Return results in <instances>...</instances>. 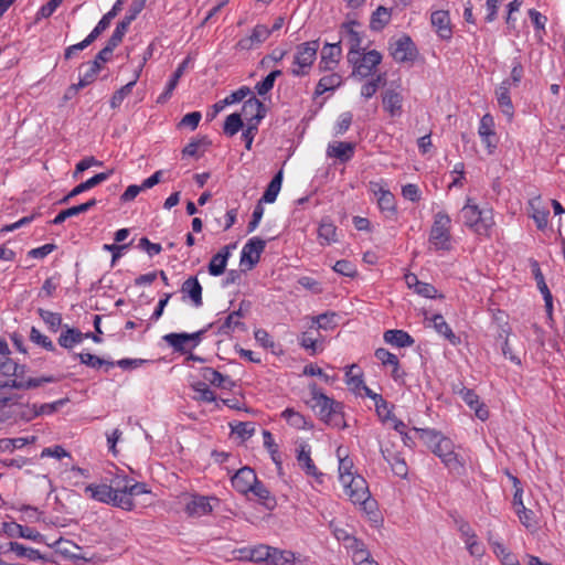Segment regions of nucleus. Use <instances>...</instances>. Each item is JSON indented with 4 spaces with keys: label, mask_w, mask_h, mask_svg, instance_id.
Listing matches in <instances>:
<instances>
[{
    "label": "nucleus",
    "mask_w": 565,
    "mask_h": 565,
    "mask_svg": "<svg viewBox=\"0 0 565 565\" xmlns=\"http://www.w3.org/2000/svg\"><path fill=\"white\" fill-rule=\"evenodd\" d=\"M495 98L502 114L512 120L514 116V106L511 100V81L504 79L495 88Z\"/></svg>",
    "instance_id": "obj_19"
},
{
    "label": "nucleus",
    "mask_w": 565,
    "mask_h": 565,
    "mask_svg": "<svg viewBox=\"0 0 565 565\" xmlns=\"http://www.w3.org/2000/svg\"><path fill=\"white\" fill-rule=\"evenodd\" d=\"M136 83H137V77L135 79H132L131 82L127 83L126 85H124L118 90H116L110 98V107L114 109L118 108L122 104L125 98L131 93Z\"/></svg>",
    "instance_id": "obj_60"
},
{
    "label": "nucleus",
    "mask_w": 565,
    "mask_h": 565,
    "mask_svg": "<svg viewBox=\"0 0 565 565\" xmlns=\"http://www.w3.org/2000/svg\"><path fill=\"white\" fill-rule=\"evenodd\" d=\"M257 480V476L252 468L243 467L233 476L232 486L236 491L246 494L253 489Z\"/></svg>",
    "instance_id": "obj_24"
},
{
    "label": "nucleus",
    "mask_w": 565,
    "mask_h": 565,
    "mask_svg": "<svg viewBox=\"0 0 565 565\" xmlns=\"http://www.w3.org/2000/svg\"><path fill=\"white\" fill-rule=\"evenodd\" d=\"M142 10V3H135L130 9V13L127 14L118 24L116 25L111 36L109 38L113 42L118 45L121 43L126 32L128 31L129 25L136 19V17Z\"/></svg>",
    "instance_id": "obj_32"
},
{
    "label": "nucleus",
    "mask_w": 565,
    "mask_h": 565,
    "mask_svg": "<svg viewBox=\"0 0 565 565\" xmlns=\"http://www.w3.org/2000/svg\"><path fill=\"white\" fill-rule=\"evenodd\" d=\"M41 319L47 324L51 331L56 332L58 328L62 326V316L57 312H53L50 310H45L40 308L38 310Z\"/></svg>",
    "instance_id": "obj_55"
},
{
    "label": "nucleus",
    "mask_w": 565,
    "mask_h": 565,
    "mask_svg": "<svg viewBox=\"0 0 565 565\" xmlns=\"http://www.w3.org/2000/svg\"><path fill=\"white\" fill-rule=\"evenodd\" d=\"M273 546L258 544L252 546V562L269 564Z\"/></svg>",
    "instance_id": "obj_57"
},
{
    "label": "nucleus",
    "mask_w": 565,
    "mask_h": 565,
    "mask_svg": "<svg viewBox=\"0 0 565 565\" xmlns=\"http://www.w3.org/2000/svg\"><path fill=\"white\" fill-rule=\"evenodd\" d=\"M299 561V555L288 550L273 547L268 565H295Z\"/></svg>",
    "instance_id": "obj_46"
},
{
    "label": "nucleus",
    "mask_w": 565,
    "mask_h": 565,
    "mask_svg": "<svg viewBox=\"0 0 565 565\" xmlns=\"http://www.w3.org/2000/svg\"><path fill=\"white\" fill-rule=\"evenodd\" d=\"M35 437H18V438H2L0 439V450L2 451H13L14 449H21L25 445L33 444L35 441Z\"/></svg>",
    "instance_id": "obj_53"
},
{
    "label": "nucleus",
    "mask_w": 565,
    "mask_h": 565,
    "mask_svg": "<svg viewBox=\"0 0 565 565\" xmlns=\"http://www.w3.org/2000/svg\"><path fill=\"white\" fill-rule=\"evenodd\" d=\"M218 503L214 495L190 494L184 510L189 516L201 518L210 514Z\"/></svg>",
    "instance_id": "obj_12"
},
{
    "label": "nucleus",
    "mask_w": 565,
    "mask_h": 565,
    "mask_svg": "<svg viewBox=\"0 0 565 565\" xmlns=\"http://www.w3.org/2000/svg\"><path fill=\"white\" fill-rule=\"evenodd\" d=\"M206 329L200 330L193 333L186 332H172L163 335V340L170 345L175 352L185 353L190 350L195 349L202 341L203 334Z\"/></svg>",
    "instance_id": "obj_11"
},
{
    "label": "nucleus",
    "mask_w": 565,
    "mask_h": 565,
    "mask_svg": "<svg viewBox=\"0 0 565 565\" xmlns=\"http://www.w3.org/2000/svg\"><path fill=\"white\" fill-rule=\"evenodd\" d=\"M270 36L269 28L265 24H256L250 33L236 43V50L250 51L262 45Z\"/></svg>",
    "instance_id": "obj_15"
},
{
    "label": "nucleus",
    "mask_w": 565,
    "mask_h": 565,
    "mask_svg": "<svg viewBox=\"0 0 565 565\" xmlns=\"http://www.w3.org/2000/svg\"><path fill=\"white\" fill-rule=\"evenodd\" d=\"M348 62L352 66L351 76L362 81L374 76L377 66L382 62V55L376 50H371L364 53L360 52L356 55L351 54Z\"/></svg>",
    "instance_id": "obj_9"
},
{
    "label": "nucleus",
    "mask_w": 565,
    "mask_h": 565,
    "mask_svg": "<svg viewBox=\"0 0 565 565\" xmlns=\"http://www.w3.org/2000/svg\"><path fill=\"white\" fill-rule=\"evenodd\" d=\"M390 51L397 63L414 62L418 55L417 47L408 35H403L393 42Z\"/></svg>",
    "instance_id": "obj_13"
},
{
    "label": "nucleus",
    "mask_w": 565,
    "mask_h": 565,
    "mask_svg": "<svg viewBox=\"0 0 565 565\" xmlns=\"http://www.w3.org/2000/svg\"><path fill=\"white\" fill-rule=\"evenodd\" d=\"M232 433L237 435L241 439L246 440L255 433V424L252 422H236L230 424Z\"/></svg>",
    "instance_id": "obj_54"
},
{
    "label": "nucleus",
    "mask_w": 565,
    "mask_h": 565,
    "mask_svg": "<svg viewBox=\"0 0 565 565\" xmlns=\"http://www.w3.org/2000/svg\"><path fill=\"white\" fill-rule=\"evenodd\" d=\"M309 388L311 394L310 406L318 411L320 419L331 427L344 429L347 423L342 404L323 394L317 384H311Z\"/></svg>",
    "instance_id": "obj_3"
},
{
    "label": "nucleus",
    "mask_w": 565,
    "mask_h": 565,
    "mask_svg": "<svg viewBox=\"0 0 565 565\" xmlns=\"http://www.w3.org/2000/svg\"><path fill=\"white\" fill-rule=\"evenodd\" d=\"M111 174V171L108 172H100L95 174L94 177L89 178L88 180L77 184L75 188L72 189V191L65 195L60 203H67L72 198H75L79 195L81 193H84L94 186L100 184L102 182L106 181Z\"/></svg>",
    "instance_id": "obj_27"
},
{
    "label": "nucleus",
    "mask_w": 565,
    "mask_h": 565,
    "mask_svg": "<svg viewBox=\"0 0 565 565\" xmlns=\"http://www.w3.org/2000/svg\"><path fill=\"white\" fill-rule=\"evenodd\" d=\"M235 245L224 246L218 253H216L209 263V274L212 276H220L225 271L227 260L231 256V248H234Z\"/></svg>",
    "instance_id": "obj_35"
},
{
    "label": "nucleus",
    "mask_w": 565,
    "mask_h": 565,
    "mask_svg": "<svg viewBox=\"0 0 565 565\" xmlns=\"http://www.w3.org/2000/svg\"><path fill=\"white\" fill-rule=\"evenodd\" d=\"M75 358H77L82 364L96 370L105 367V370L108 371L115 366V362L107 361L90 353H76Z\"/></svg>",
    "instance_id": "obj_45"
},
{
    "label": "nucleus",
    "mask_w": 565,
    "mask_h": 565,
    "mask_svg": "<svg viewBox=\"0 0 565 565\" xmlns=\"http://www.w3.org/2000/svg\"><path fill=\"white\" fill-rule=\"evenodd\" d=\"M23 367L12 361L9 356L0 358V373L4 376H18Z\"/></svg>",
    "instance_id": "obj_64"
},
{
    "label": "nucleus",
    "mask_w": 565,
    "mask_h": 565,
    "mask_svg": "<svg viewBox=\"0 0 565 565\" xmlns=\"http://www.w3.org/2000/svg\"><path fill=\"white\" fill-rule=\"evenodd\" d=\"M282 178L284 172L282 170H279L267 185L263 196L259 200L260 203H274L276 201L281 190Z\"/></svg>",
    "instance_id": "obj_44"
},
{
    "label": "nucleus",
    "mask_w": 565,
    "mask_h": 565,
    "mask_svg": "<svg viewBox=\"0 0 565 565\" xmlns=\"http://www.w3.org/2000/svg\"><path fill=\"white\" fill-rule=\"evenodd\" d=\"M249 492L257 497L259 501L267 508H273L275 505V500L270 497L269 490L258 480L255 482V486H253V489H250Z\"/></svg>",
    "instance_id": "obj_59"
},
{
    "label": "nucleus",
    "mask_w": 565,
    "mask_h": 565,
    "mask_svg": "<svg viewBox=\"0 0 565 565\" xmlns=\"http://www.w3.org/2000/svg\"><path fill=\"white\" fill-rule=\"evenodd\" d=\"M384 341L396 348H407L414 344V339L404 330L391 329L383 334Z\"/></svg>",
    "instance_id": "obj_38"
},
{
    "label": "nucleus",
    "mask_w": 565,
    "mask_h": 565,
    "mask_svg": "<svg viewBox=\"0 0 565 565\" xmlns=\"http://www.w3.org/2000/svg\"><path fill=\"white\" fill-rule=\"evenodd\" d=\"M318 238L321 245H330L337 242V227L330 221H322L318 228Z\"/></svg>",
    "instance_id": "obj_49"
},
{
    "label": "nucleus",
    "mask_w": 565,
    "mask_h": 565,
    "mask_svg": "<svg viewBox=\"0 0 565 565\" xmlns=\"http://www.w3.org/2000/svg\"><path fill=\"white\" fill-rule=\"evenodd\" d=\"M356 22H349L343 25L342 40L349 47L348 58L351 54H359L362 50L363 35L356 30Z\"/></svg>",
    "instance_id": "obj_18"
},
{
    "label": "nucleus",
    "mask_w": 565,
    "mask_h": 565,
    "mask_svg": "<svg viewBox=\"0 0 565 565\" xmlns=\"http://www.w3.org/2000/svg\"><path fill=\"white\" fill-rule=\"evenodd\" d=\"M335 455L339 460V481L340 483L349 480V478L356 475V471L354 470V462L353 459L349 457L348 451L344 447L339 446L335 450Z\"/></svg>",
    "instance_id": "obj_30"
},
{
    "label": "nucleus",
    "mask_w": 565,
    "mask_h": 565,
    "mask_svg": "<svg viewBox=\"0 0 565 565\" xmlns=\"http://www.w3.org/2000/svg\"><path fill=\"white\" fill-rule=\"evenodd\" d=\"M243 313L242 310H234L228 313L224 320H218L214 322L212 326H216L217 334L220 335H230L235 331H244L245 324L243 322Z\"/></svg>",
    "instance_id": "obj_16"
},
{
    "label": "nucleus",
    "mask_w": 565,
    "mask_h": 565,
    "mask_svg": "<svg viewBox=\"0 0 565 565\" xmlns=\"http://www.w3.org/2000/svg\"><path fill=\"white\" fill-rule=\"evenodd\" d=\"M451 218L445 211L434 215L433 225L429 231V248L435 252H449L452 249Z\"/></svg>",
    "instance_id": "obj_5"
},
{
    "label": "nucleus",
    "mask_w": 565,
    "mask_h": 565,
    "mask_svg": "<svg viewBox=\"0 0 565 565\" xmlns=\"http://www.w3.org/2000/svg\"><path fill=\"white\" fill-rule=\"evenodd\" d=\"M367 191L376 199L377 207L384 217L395 221L398 214L397 203L386 182L384 180L370 181Z\"/></svg>",
    "instance_id": "obj_8"
},
{
    "label": "nucleus",
    "mask_w": 565,
    "mask_h": 565,
    "mask_svg": "<svg viewBox=\"0 0 565 565\" xmlns=\"http://www.w3.org/2000/svg\"><path fill=\"white\" fill-rule=\"evenodd\" d=\"M44 382H50V379H30L28 381L17 379L0 380V411L18 405L17 394L14 393L15 388L36 387Z\"/></svg>",
    "instance_id": "obj_10"
},
{
    "label": "nucleus",
    "mask_w": 565,
    "mask_h": 565,
    "mask_svg": "<svg viewBox=\"0 0 565 565\" xmlns=\"http://www.w3.org/2000/svg\"><path fill=\"white\" fill-rule=\"evenodd\" d=\"M8 547H9V551L13 552L18 557L28 558L33 562L40 561L43 558L40 551L32 548V547H26L23 544L18 543V542H10Z\"/></svg>",
    "instance_id": "obj_50"
},
{
    "label": "nucleus",
    "mask_w": 565,
    "mask_h": 565,
    "mask_svg": "<svg viewBox=\"0 0 565 565\" xmlns=\"http://www.w3.org/2000/svg\"><path fill=\"white\" fill-rule=\"evenodd\" d=\"M345 384L349 390L355 394H361V387H363V372L358 364H351L345 367Z\"/></svg>",
    "instance_id": "obj_40"
},
{
    "label": "nucleus",
    "mask_w": 565,
    "mask_h": 565,
    "mask_svg": "<svg viewBox=\"0 0 565 565\" xmlns=\"http://www.w3.org/2000/svg\"><path fill=\"white\" fill-rule=\"evenodd\" d=\"M297 462L307 476L316 478L321 482L323 475L318 470L313 460L311 459V447L303 443L297 449Z\"/></svg>",
    "instance_id": "obj_17"
},
{
    "label": "nucleus",
    "mask_w": 565,
    "mask_h": 565,
    "mask_svg": "<svg viewBox=\"0 0 565 565\" xmlns=\"http://www.w3.org/2000/svg\"><path fill=\"white\" fill-rule=\"evenodd\" d=\"M478 134L481 138L482 143L487 147L488 152L492 153L497 148V138L494 131L493 117L490 114H486L480 119Z\"/></svg>",
    "instance_id": "obj_22"
},
{
    "label": "nucleus",
    "mask_w": 565,
    "mask_h": 565,
    "mask_svg": "<svg viewBox=\"0 0 565 565\" xmlns=\"http://www.w3.org/2000/svg\"><path fill=\"white\" fill-rule=\"evenodd\" d=\"M328 156L342 162L349 161L354 154V146L351 142L339 141L328 147Z\"/></svg>",
    "instance_id": "obj_43"
},
{
    "label": "nucleus",
    "mask_w": 565,
    "mask_h": 565,
    "mask_svg": "<svg viewBox=\"0 0 565 565\" xmlns=\"http://www.w3.org/2000/svg\"><path fill=\"white\" fill-rule=\"evenodd\" d=\"M530 217L533 218L537 230L544 231L548 226L550 210L543 205L541 196L533 198L529 201Z\"/></svg>",
    "instance_id": "obj_25"
},
{
    "label": "nucleus",
    "mask_w": 565,
    "mask_h": 565,
    "mask_svg": "<svg viewBox=\"0 0 565 565\" xmlns=\"http://www.w3.org/2000/svg\"><path fill=\"white\" fill-rule=\"evenodd\" d=\"M192 388L196 393L195 399L207 403L215 402L214 392L204 382L194 383Z\"/></svg>",
    "instance_id": "obj_63"
},
{
    "label": "nucleus",
    "mask_w": 565,
    "mask_h": 565,
    "mask_svg": "<svg viewBox=\"0 0 565 565\" xmlns=\"http://www.w3.org/2000/svg\"><path fill=\"white\" fill-rule=\"evenodd\" d=\"M463 224L479 236L489 237L495 225L493 209L480 207L472 199L467 198L460 211Z\"/></svg>",
    "instance_id": "obj_4"
},
{
    "label": "nucleus",
    "mask_w": 565,
    "mask_h": 565,
    "mask_svg": "<svg viewBox=\"0 0 565 565\" xmlns=\"http://www.w3.org/2000/svg\"><path fill=\"white\" fill-rule=\"evenodd\" d=\"M188 63H189V58H185L178 65L177 70L172 74L171 78L168 81L166 89L157 98L158 104H164L172 96L173 90L178 86L180 78L183 76V74L188 67Z\"/></svg>",
    "instance_id": "obj_36"
},
{
    "label": "nucleus",
    "mask_w": 565,
    "mask_h": 565,
    "mask_svg": "<svg viewBox=\"0 0 565 565\" xmlns=\"http://www.w3.org/2000/svg\"><path fill=\"white\" fill-rule=\"evenodd\" d=\"M430 322L436 332L445 337L452 345H458L460 343V338L452 332L451 328L441 315H434L430 318Z\"/></svg>",
    "instance_id": "obj_41"
},
{
    "label": "nucleus",
    "mask_w": 565,
    "mask_h": 565,
    "mask_svg": "<svg viewBox=\"0 0 565 565\" xmlns=\"http://www.w3.org/2000/svg\"><path fill=\"white\" fill-rule=\"evenodd\" d=\"M89 334H84L76 328H71L65 324L58 337V344L67 350L73 349L75 345L82 343Z\"/></svg>",
    "instance_id": "obj_34"
},
{
    "label": "nucleus",
    "mask_w": 565,
    "mask_h": 565,
    "mask_svg": "<svg viewBox=\"0 0 565 565\" xmlns=\"http://www.w3.org/2000/svg\"><path fill=\"white\" fill-rule=\"evenodd\" d=\"M84 493L92 500L105 503L125 511H132L136 507L135 498L148 494L150 490L145 482H138L126 475L115 476L110 483H89Z\"/></svg>",
    "instance_id": "obj_1"
},
{
    "label": "nucleus",
    "mask_w": 565,
    "mask_h": 565,
    "mask_svg": "<svg viewBox=\"0 0 565 565\" xmlns=\"http://www.w3.org/2000/svg\"><path fill=\"white\" fill-rule=\"evenodd\" d=\"M201 376L204 381L220 388L232 390L235 386L234 381L228 375L209 366L201 370Z\"/></svg>",
    "instance_id": "obj_33"
},
{
    "label": "nucleus",
    "mask_w": 565,
    "mask_h": 565,
    "mask_svg": "<svg viewBox=\"0 0 565 565\" xmlns=\"http://www.w3.org/2000/svg\"><path fill=\"white\" fill-rule=\"evenodd\" d=\"M281 417L287 422V424L298 430L301 429H312L313 424L310 418L306 417L301 413L295 411L294 408H286L281 413Z\"/></svg>",
    "instance_id": "obj_37"
},
{
    "label": "nucleus",
    "mask_w": 565,
    "mask_h": 565,
    "mask_svg": "<svg viewBox=\"0 0 565 565\" xmlns=\"http://www.w3.org/2000/svg\"><path fill=\"white\" fill-rule=\"evenodd\" d=\"M30 340L47 351H55V345L52 340L35 327H32L30 330Z\"/></svg>",
    "instance_id": "obj_62"
},
{
    "label": "nucleus",
    "mask_w": 565,
    "mask_h": 565,
    "mask_svg": "<svg viewBox=\"0 0 565 565\" xmlns=\"http://www.w3.org/2000/svg\"><path fill=\"white\" fill-rule=\"evenodd\" d=\"M243 119L239 114H231L225 119L224 132L228 136H234L243 128Z\"/></svg>",
    "instance_id": "obj_61"
},
{
    "label": "nucleus",
    "mask_w": 565,
    "mask_h": 565,
    "mask_svg": "<svg viewBox=\"0 0 565 565\" xmlns=\"http://www.w3.org/2000/svg\"><path fill=\"white\" fill-rule=\"evenodd\" d=\"M425 443L429 449L441 460L445 467L452 473L465 472V461L455 451L454 441L435 429H420Z\"/></svg>",
    "instance_id": "obj_2"
},
{
    "label": "nucleus",
    "mask_w": 565,
    "mask_h": 565,
    "mask_svg": "<svg viewBox=\"0 0 565 565\" xmlns=\"http://www.w3.org/2000/svg\"><path fill=\"white\" fill-rule=\"evenodd\" d=\"M343 83V78L339 73H331L322 76L315 89V95L320 96L327 92L334 90L339 88Z\"/></svg>",
    "instance_id": "obj_42"
},
{
    "label": "nucleus",
    "mask_w": 565,
    "mask_h": 565,
    "mask_svg": "<svg viewBox=\"0 0 565 565\" xmlns=\"http://www.w3.org/2000/svg\"><path fill=\"white\" fill-rule=\"evenodd\" d=\"M341 484L345 495L354 505H358L366 513L373 512L375 501L371 499L367 482L362 476L356 473L349 478V480L341 482Z\"/></svg>",
    "instance_id": "obj_7"
},
{
    "label": "nucleus",
    "mask_w": 565,
    "mask_h": 565,
    "mask_svg": "<svg viewBox=\"0 0 565 565\" xmlns=\"http://www.w3.org/2000/svg\"><path fill=\"white\" fill-rule=\"evenodd\" d=\"M488 543L495 557L500 561L501 565H516V563H519L516 555L513 554L500 540L494 539L491 534L488 536Z\"/></svg>",
    "instance_id": "obj_28"
},
{
    "label": "nucleus",
    "mask_w": 565,
    "mask_h": 565,
    "mask_svg": "<svg viewBox=\"0 0 565 565\" xmlns=\"http://www.w3.org/2000/svg\"><path fill=\"white\" fill-rule=\"evenodd\" d=\"M242 113L247 122L257 121L259 124L265 116V106L255 96H252L244 102Z\"/></svg>",
    "instance_id": "obj_31"
},
{
    "label": "nucleus",
    "mask_w": 565,
    "mask_h": 565,
    "mask_svg": "<svg viewBox=\"0 0 565 565\" xmlns=\"http://www.w3.org/2000/svg\"><path fill=\"white\" fill-rule=\"evenodd\" d=\"M181 292L183 299L188 297L195 308H200L203 305L202 299V286L198 278L194 276L189 277L181 286Z\"/></svg>",
    "instance_id": "obj_29"
},
{
    "label": "nucleus",
    "mask_w": 565,
    "mask_h": 565,
    "mask_svg": "<svg viewBox=\"0 0 565 565\" xmlns=\"http://www.w3.org/2000/svg\"><path fill=\"white\" fill-rule=\"evenodd\" d=\"M374 355L384 366L391 367V376L395 382L404 381L405 372L402 370L398 358L395 354L380 348L375 350Z\"/></svg>",
    "instance_id": "obj_23"
},
{
    "label": "nucleus",
    "mask_w": 565,
    "mask_h": 565,
    "mask_svg": "<svg viewBox=\"0 0 565 565\" xmlns=\"http://www.w3.org/2000/svg\"><path fill=\"white\" fill-rule=\"evenodd\" d=\"M281 75L280 70L271 71L263 81L255 85V90L258 95L263 96L270 92L274 87L275 81Z\"/></svg>",
    "instance_id": "obj_56"
},
{
    "label": "nucleus",
    "mask_w": 565,
    "mask_h": 565,
    "mask_svg": "<svg viewBox=\"0 0 565 565\" xmlns=\"http://www.w3.org/2000/svg\"><path fill=\"white\" fill-rule=\"evenodd\" d=\"M513 505L521 523L529 527L531 525L533 512L525 508L522 500V489L520 488H516L513 495Z\"/></svg>",
    "instance_id": "obj_47"
},
{
    "label": "nucleus",
    "mask_w": 565,
    "mask_h": 565,
    "mask_svg": "<svg viewBox=\"0 0 565 565\" xmlns=\"http://www.w3.org/2000/svg\"><path fill=\"white\" fill-rule=\"evenodd\" d=\"M391 10L380 6L372 14L370 26L374 31H381L391 21Z\"/></svg>",
    "instance_id": "obj_51"
},
{
    "label": "nucleus",
    "mask_w": 565,
    "mask_h": 565,
    "mask_svg": "<svg viewBox=\"0 0 565 565\" xmlns=\"http://www.w3.org/2000/svg\"><path fill=\"white\" fill-rule=\"evenodd\" d=\"M118 46L117 43L113 42V40H108L106 46L100 50L95 60L93 62H90V64L93 65V67L95 70H100L102 68V64L103 63H106L107 61H109L114 50Z\"/></svg>",
    "instance_id": "obj_58"
},
{
    "label": "nucleus",
    "mask_w": 565,
    "mask_h": 565,
    "mask_svg": "<svg viewBox=\"0 0 565 565\" xmlns=\"http://www.w3.org/2000/svg\"><path fill=\"white\" fill-rule=\"evenodd\" d=\"M430 23L441 40H450L452 36V28L449 12L446 10H436L430 14Z\"/></svg>",
    "instance_id": "obj_20"
},
{
    "label": "nucleus",
    "mask_w": 565,
    "mask_h": 565,
    "mask_svg": "<svg viewBox=\"0 0 565 565\" xmlns=\"http://www.w3.org/2000/svg\"><path fill=\"white\" fill-rule=\"evenodd\" d=\"M403 95L397 89H386L382 96L383 108L391 117H398L403 111Z\"/></svg>",
    "instance_id": "obj_26"
},
{
    "label": "nucleus",
    "mask_w": 565,
    "mask_h": 565,
    "mask_svg": "<svg viewBox=\"0 0 565 565\" xmlns=\"http://www.w3.org/2000/svg\"><path fill=\"white\" fill-rule=\"evenodd\" d=\"M312 327L321 330H333L337 327V313L326 312L311 318Z\"/></svg>",
    "instance_id": "obj_52"
},
{
    "label": "nucleus",
    "mask_w": 565,
    "mask_h": 565,
    "mask_svg": "<svg viewBox=\"0 0 565 565\" xmlns=\"http://www.w3.org/2000/svg\"><path fill=\"white\" fill-rule=\"evenodd\" d=\"M265 247L266 242L264 239L257 236L249 238L242 248L241 265L246 266L247 269L254 268L258 264Z\"/></svg>",
    "instance_id": "obj_14"
},
{
    "label": "nucleus",
    "mask_w": 565,
    "mask_h": 565,
    "mask_svg": "<svg viewBox=\"0 0 565 565\" xmlns=\"http://www.w3.org/2000/svg\"><path fill=\"white\" fill-rule=\"evenodd\" d=\"M320 44L318 40L307 41L296 46L289 73L295 77H305L309 75Z\"/></svg>",
    "instance_id": "obj_6"
},
{
    "label": "nucleus",
    "mask_w": 565,
    "mask_h": 565,
    "mask_svg": "<svg viewBox=\"0 0 565 565\" xmlns=\"http://www.w3.org/2000/svg\"><path fill=\"white\" fill-rule=\"evenodd\" d=\"M96 204H97V201L95 199H90L85 203L63 210L52 220V223L54 225H60L70 217H73V216H76V215H79L82 213L89 211Z\"/></svg>",
    "instance_id": "obj_39"
},
{
    "label": "nucleus",
    "mask_w": 565,
    "mask_h": 565,
    "mask_svg": "<svg viewBox=\"0 0 565 565\" xmlns=\"http://www.w3.org/2000/svg\"><path fill=\"white\" fill-rule=\"evenodd\" d=\"M342 50L340 43H327L320 53V71H332L339 64Z\"/></svg>",
    "instance_id": "obj_21"
},
{
    "label": "nucleus",
    "mask_w": 565,
    "mask_h": 565,
    "mask_svg": "<svg viewBox=\"0 0 565 565\" xmlns=\"http://www.w3.org/2000/svg\"><path fill=\"white\" fill-rule=\"evenodd\" d=\"M385 82V74H376L375 76H372L371 78L366 79L360 90V95L364 99L372 98L376 92L379 90L380 86L383 85Z\"/></svg>",
    "instance_id": "obj_48"
}]
</instances>
